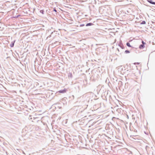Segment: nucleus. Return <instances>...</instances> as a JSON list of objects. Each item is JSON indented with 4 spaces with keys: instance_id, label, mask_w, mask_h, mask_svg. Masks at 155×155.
<instances>
[{
    "instance_id": "20e7f679",
    "label": "nucleus",
    "mask_w": 155,
    "mask_h": 155,
    "mask_svg": "<svg viewBox=\"0 0 155 155\" xmlns=\"http://www.w3.org/2000/svg\"><path fill=\"white\" fill-rule=\"evenodd\" d=\"M93 25V24L92 23H87L86 24V26H91Z\"/></svg>"
},
{
    "instance_id": "6e6552de",
    "label": "nucleus",
    "mask_w": 155,
    "mask_h": 155,
    "mask_svg": "<svg viewBox=\"0 0 155 155\" xmlns=\"http://www.w3.org/2000/svg\"><path fill=\"white\" fill-rule=\"evenodd\" d=\"M84 25V24H81V25H80V27H82V26H83Z\"/></svg>"
},
{
    "instance_id": "1a4fd4ad",
    "label": "nucleus",
    "mask_w": 155,
    "mask_h": 155,
    "mask_svg": "<svg viewBox=\"0 0 155 155\" xmlns=\"http://www.w3.org/2000/svg\"><path fill=\"white\" fill-rule=\"evenodd\" d=\"M43 12H44V11H43V10H41V11H40V12H41V13H42V14H44V13H43Z\"/></svg>"
},
{
    "instance_id": "0eeeda50",
    "label": "nucleus",
    "mask_w": 155,
    "mask_h": 155,
    "mask_svg": "<svg viewBox=\"0 0 155 155\" xmlns=\"http://www.w3.org/2000/svg\"><path fill=\"white\" fill-rule=\"evenodd\" d=\"M125 52L126 53H129V51H128L126 50L125 51Z\"/></svg>"
},
{
    "instance_id": "f03ea898",
    "label": "nucleus",
    "mask_w": 155,
    "mask_h": 155,
    "mask_svg": "<svg viewBox=\"0 0 155 155\" xmlns=\"http://www.w3.org/2000/svg\"><path fill=\"white\" fill-rule=\"evenodd\" d=\"M67 91V89H64L63 90H61L59 91L58 92L60 93H64L66 92Z\"/></svg>"
},
{
    "instance_id": "9b49d317",
    "label": "nucleus",
    "mask_w": 155,
    "mask_h": 155,
    "mask_svg": "<svg viewBox=\"0 0 155 155\" xmlns=\"http://www.w3.org/2000/svg\"><path fill=\"white\" fill-rule=\"evenodd\" d=\"M136 64H138V63H136Z\"/></svg>"
},
{
    "instance_id": "f257e3e1",
    "label": "nucleus",
    "mask_w": 155,
    "mask_h": 155,
    "mask_svg": "<svg viewBox=\"0 0 155 155\" xmlns=\"http://www.w3.org/2000/svg\"><path fill=\"white\" fill-rule=\"evenodd\" d=\"M142 45H140L139 46V48L140 49H143L145 47L144 46V45L146 44V43H145L143 41H142Z\"/></svg>"
},
{
    "instance_id": "7ed1b4c3",
    "label": "nucleus",
    "mask_w": 155,
    "mask_h": 155,
    "mask_svg": "<svg viewBox=\"0 0 155 155\" xmlns=\"http://www.w3.org/2000/svg\"><path fill=\"white\" fill-rule=\"evenodd\" d=\"M152 0H149L148 1V2L151 4H152L155 5V2L152 1Z\"/></svg>"
},
{
    "instance_id": "f8f14e48",
    "label": "nucleus",
    "mask_w": 155,
    "mask_h": 155,
    "mask_svg": "<svg viewBox=\"0 0 155 155\" xmlns=\"http://www.w3.org/2000/svg\"><path fill=\"white\" fill-rule=\"evenodd\" d=\"M13 45H13L12 46V47L13 46Z\"/></svg>"
},
{
    "instance_id": "9d476101",
    "label": "nucleus",
    "mask_w": 155,
    "mask_h": 155,
    "mask_svg": "<svg viewBox=\"0 0 155 155\" xmlns=\"http://www.w3.org/2000/svg\"><path fill=\"white\" fill-rule=\"evenodd\" d=\"M54 11H55V12H57V11H56V10L55 9H54Z\"/></svg>"
},
{
    "instance_id": "423d86ee",
    "label": "nucleus",
    "mask_w": 155,
    "mask_h": 155,
    "mask_svg": "<svg viewBox=\"0 0 155 155\" xmlns=\"http://www.w3.org/2000/svg\"><path fill=\"white\" fill-rule=\"evenodd\" d=\"M146 24V22L145 21H143L141 23V24Z\"/></svg>"
},
{
    "instance_id": "39448f33",
    "label": "nucleus",
    "mask_w": 155,
    "mask_h": 155,
    "mask_svg": "<svg viewBox=\"0 0 155 155\" xmlns=\"http://www.w3.org/2000/svg\"><path fill=\"white\" fill-rule=\"evenodd\" d=\"M127 45L129 47H131V46L130 45V44L129 43H127Z\"/></svg>"
}]
</instances>
